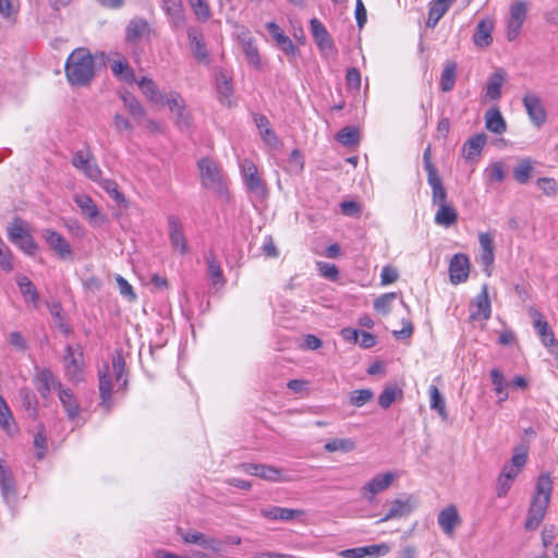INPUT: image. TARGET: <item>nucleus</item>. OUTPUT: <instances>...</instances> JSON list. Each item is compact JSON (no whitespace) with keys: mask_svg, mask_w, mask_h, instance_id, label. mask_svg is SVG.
Returning <instances> with one entry per match:
<instances>
[{"mask_svg":"<svg viewBox=\"0 0 558 558\" xmlns=\"http://www.w3.org/2000/svg\"><path fill=\"white\" fill-rule=\"evenodd\" d=\"M64 69L72 86H86L95 75L94 58L86 48H76L68 57Z\"/></svg>","mask_w":558,"mask_h":558,"instance_id":"obj_1","label":"nucleus"},{"mask_svg":"<svg viewBox=\"0 0 558 558\" xmlns=\"http://www.w3.org/2000/svg\"><path fill=\"white\" fill-rule=\"evenodd\" d=\"M553 492L551 478L548 474H542L536 482L535 494L529 508L524 527L529 531L536 530L545 518Z\"/></svg>","mask_w":558,"mask_h":558,"instance_id":"obj_2","label":"nucleus"},{"mask_svg":"<svg viewBox=\"0 0 558 558\" xmlns=\"http://www.w3.org/2000/svg\"><path fill=\"white\" fill-rule=\"evenodd\" d=\"M241 175L243 183L254 197L265 199L268 195V190L265 181L260 178L256 165L250 159H243L240 163Z\"/></svg>","mask_w":558,"mask_h":558,"instance_id":"obj_3","label":"nucleus"},{"mask_svg":"<svg viewBox=\"0 0 558 558\" xmlns=\"http://www.w3.org/2000/svg\"><path fill=\"white\" fill-rule=\"evenodd\" d=\"M197 166L203 186L220 192L222 190V177L219 166L209 158H202Z\"/></svg>","mask_w":558,"mask_h":558,"instance_id":"obj_4","label":"nucleus"},{"mask_svg":"<svg viewBox=\"0 0 558 558\" xmlns=\"http://www.w3.org/2000/svg\"><path fill=\"white\" fill-rule=\"evenodd\" d=\"M71 163L89 180L98 182L101 179V170L88 149L74 153Z\"/></svg>","mask_w":558,"mask_h":558,"instance_id":"obj_5","label":"nucleus"},{"mask_svg":"<svg viewBox=\"0 0 558 558\" xmlns=\"http://www.w3.org/2000/svg\"><path fill=\"white\" fill-rule=\"evenodd\" d=\"M522 102L531 123L537 129L542 128L547 121V111L542 99L537 95L529 93L523 96Z\"/></svg>","mask_w":558,"mask_h":558,"instance_id":"obj_6","label":"nucleus"},{"mask_svg":"<svg viewBox=\"0 0 558 558\" xmlns=\"http://www.w3.org/2000/svg\"><path fill=\"white\" fill-rule=\"evenodd\" d=\"M527 5L524 1H514L510 7V17L508 21L507 38L514 40L521 32L523 23L526 19Z\"/></svg>","mask_w":558,"mask_h":558,"instance_id":"obj_7","label":"nucleus"},{"mask_svg":"<svg viewBox=\"0 0 558 558\" xmlns=\"http://www.w3.org/2000/svg\"><path fill=\"white\" fill-rule=\"evenodd\" d=\"M160 5L173 29H181L185 26L186 17L182 0H161Z\"/></svg>","mask_w":558,"mask_h":558,"instance_id":"obj_8","label":"nucleus"},{"mask_svg":"<svg viewBox=\"0 0 558 558\" xmlns=\"http://www.w3.org/2000/svg\"><path fill=\"white\" fill-rule=\"evenodd\" d=\"M65 372L73 381H80L83 378V353L81 348L66 345L64 355Z\"/></svg>","mask_w":558,"mask_h":558,"instance_id":"obj_9","label":"nucleus"},{"mask_svg":"<svg viewBox=\"0 0 558 558\" xmlns=\"http://www.w3.org/2000/svg\"><path fill=\"white\" fill-rule=\"evenodd\" d=\"M478 242L481 247L478 263L483 266V271L489 277L495 260L494 235L489 232H482L478 234Z\"/></svg>","mask_w":558,"mask_h":558,"instance_id":"obj_10","label":"nucleus"},{"mask_svg":"<svg viewBox=\"0 0 558 558\" xmlns=\"http://www.w3.org/2000/svg\"><path fill=\"white\" fill-rule=\"evenodd\" d=\"M74 203L81 210V214L88 220L89 223L99 226L105 222V216H102L93 201L87 194H75L73 196Z\"/></svg>","mask_w":558,"mask_h":558,"instance_id":"obj_11","label":"nucleus"},{"mask_svg":"<svg viewBox=\"0 0 558 558\" xmlns=\"http://www.w3.org/2000/svg\"><path fill=\"white\" fill-rule=\"evenodd\" d=\"M34 386L43 398H48L53 389L60 390L62 385L49 368H37L34 376Z\"/></svg>","mask_w":558,"mask_h":558,"instance_id":"obj_12","label":"nucleus"},{"mask_svg":"<svg viewBox=\"0 0 558 558\" xmlns=\"http://www.w3.org/2000/svg\"><path fill=\"white\" fill-rule=\"evenodd\" d=\"M47 245L58 255L61 259H68L72 256V248L70 243L59 232L52 229H45L41 233Z\"/></svg>","mask_w":558,"mask_h":558,"instance_id":"obj_13","label":"nucleus"},{"mask_svg":"<svg viewBox=\"0 0 558 558\" xmlns=\"http://www.w3.org/2000/svg\"><path fill=\"white\" fill-rule=\"evenodd\" d=\"M390 546L386 543L374 544L364 547L344 549L339 553L342 558H375L387 555Z\"/></svg>","mask_w":558,"mask_h":558,"instance_id":"obj_14","label":"nucleus"},{"mask_svg":"<svg viewBox=\"0 0 558 558\" xmlns=\"http://www.w3.org/2000/svg\"><path fill=\"white\" fill-rule=\"evenodd\" d=\"M470 260L466 255L454 254L449 264V277L452 284H459L469 278Z\"/></svg>","mask_w":558,"mask_h":558,"instance_id":"obj_15","label":"nucleus"},{"mask_svg":"<svg viewBox=\"0 0 558 558\" xmlns=\"http://www.w3.org/2000/svg\"><path fill=\"white\" fill-rule=\"evenodd\" d=\"M0 490L7 504H13L16 499V487L13 474L7 462L0 458Z\"/></svg>","mask_w":558,"mask_h":558,"instance_id":"obj_16","label":"nucleus"},{"mask_svg":"<svg viewBox=\"0 0 558 558\" xmlns=\"http://www.w3.org/2000/svg\"><path fill=\"white\" fill-rule=\"evenodd\" d=\"M393 480L395 474L391 472L376 475L362 487L363 497L367 501H373L374 496L386 490Z\"/></svg>","mask_w":558,"mask_h":558,"instance_id":"obj_17","label":"nucleus"},{"mask_svg":"<svg viewBox=\"0 0 558 558\" xmlns=\"http://www.w3.org/2000/svg\"><path fill=\"white\" fill-rule=\"evenodd\" d=\"M169 239L173 250L179 251L181 254L189 252L187 241L183 232V227L177 216L168 217Z\"/></svg>","mask_w":558,"mask_h":558,"instance_id":"obj_18","label":"nucleus"},{"mask_svg":"<svg viewBox=\"0 0 558 558\" xmlns=\"http://www.w3.org/2000/svg\"><path fill=\"white\" fill-rule=\"evenodd\" d=\"M472 306L470 318L472 320L484 319L487 320L492 314V303L488 296V286L485 283L481 292L475 296Z\"/></svg>","mask_w":558,"mask_h":558,"instance_id":"obj_19","label":"nucleus"},{"mask_svg":"<svg viewBox=\"0 0 558 558\" xmlns=\"http://www.w3.org/2000/svg\"><path fill=\"white\" fill-rule=\"evenodd\" d=\"M437 522L441 531L447 535L451 536L454 533L456 527L461 524V518L458 513V509L453 505H449L444 508L437 517Z\"/></svg>","mask_w":558,"mask_h":558,"instance_id":"obj_20","label":"nucleus"},{"mask_svg":"<svg viewBox=\"0 0 558 558\" xmlns=\"http://www.w3.org/2000/svg\"><path fill=\"white\" fill-rule=\"evenodd\" d=\"M416 507V500L413 496H408L404 500L396 499L390 502L388 512L381 518L378 523L386 522L396 518H403L409 515Z\"/></svg>","mask_w":558,"mask_h":558,"instance_id":"obj_21","label":"nucleus"},{"mask_svg":"<svg viewBox=\"0 0 558 558\" xmlns=\"http://www.w3.org/2000/svg\"><path fill=\"white\" fill-rule=\"evenodd\" d=\"M259 512L263 518L271 521H292L305 515V510L303 509H290L277 506L262 508Z\"/></svg>","mask_w":558,"mask_h":558,"instance_id":"obj_22","label":"nucleus"},{"mask_svg":"<svg viewBox=\"0 0 558 558\" xmlns=\"http://www.w3.org/2000/svg\"><path fill=\"white\" fill-rule=\"evenodd\" d=\"M112 383L109 365H104L99 371L100 405L109 412L112 407Z\"/></svg>","mask_w":558,"mask_h":558,"instance_id":"obj_23","label":"nucleus"},{"mask_svg":"<svg viewBox=\"0 0 558 558\" xmlns=\"http://www.w3.org/2000/svg\"><path fill=\"white\" fill-rule=\"evenodd\" d=\"M494 20L490 17L482 19L476 25L473 35V43L477 48L484 49L492 45L494 31Z\"/></svg>","mask_w":558,"mask_h":558,"instance_id":"obj_24","label":"nucleus"},{"mask_svg":"<svg viewBox=\"0 0 558 558\" xmlns=\"http://www.w3.org/2000/svg\"><path fill=\"white\" fill-rule=\"evenodd\" d=\"M266 28L272 38L276 40L280 49L288 56H295L298 49L293 41L281 31L279 25L275 22H268Z\"/></svg>","mask_w":558,"mask_h":558,"instance_id":"obj_25","label":"nucleus"},{"mask_svg":"<svg viewBox=\"0 0 558 558\" xmlns=\"http://www.w3.org/2000/svg\"><path fill=\"white\" fill-rule=\"evenodd\" d=\"M150 33L149 23L142 17L132 19L125 29L128 43H135Z\"/></svg>","mask_w":558,"mask_h":558,"instance_id":"obj_26","label":"nucleus"},{"mask_svg":"<svg viewBox=\"0 0 558 558\" xmlns=\"http://www.w3.org/2000/svg\"><path fill=\"white\" fill-rule=\"evenodd\" d=\"M312 36L320 50H330L332 39L324 24L316 17L310 21Z\"/></svg>","mask_w":558,"mask_h":558,"instance_id":"obj_27","label":"nucleus"},{"mask_svg":"<svg viewBox=\"0 0 558 558\" xmlns=\"http://www.w3.org/2000/svg\"><path fill=\"white\" fill-rule=\"evenodd\" d=\"M239 38L241 40L242 49L247 59V62L250 63V65L258 68L260 64L259 54L257 47L253 44L250 32L243 27L241 33L239 34Z\"/></svg>","mask_w":558,"mask_h":558,"instance_id":"obj_28","label":"nucleus"},{"mask_svg":"<svg viewBox=\"0 0 558 558\" xmlns=\"http://www.w3.org/2000/svg\"><path fill=\"white\" fill-rule=\"evenodd\" d=\"M487 136L484 133H478L471 136L463 145V157L466 160H473L478 157L486 144Z\"/></svg>","mask_w":558,"mask_h":558,"instance_id":"obj_29","label":"nucleus"},{"mask_svg":"<svg viewBox=\"0 0 558 558\" xmlns=\"http://www.w3.org/2000/svg\"><path fill=\"white\" fill-rule=\"evenodd\" d=\"M143 95L155 105L163 104V94L159 90L157 84L149 77H142L140 81H136Z\"/></svg>","mask_w":558,"mask_h":558,"instance_id":"obj_30","label":"nucleus"},{"mask_svg":"<svg viewBox=\"0 0 558 558\" xmlns=\"http://www.w3.org/2000/svg\"><path fill=\"white\" fill-rule=\"evenodd\" d=\"M187 38L191 43L194 57L198 61H205L208 57V52L203 39L202 32L198 28L190 27L187 29Z\"/></svg>","mask_w":558,"mask_h":558,"instance_id":"obj_31","label":"nucleus"},{"mask_svg":"<svg viewBox=\"0 0 558 558\" xmlns=\"http://www.w3.org/2000/svg\"><path fill=\"white\" fill-rule=\"evenodd\" d=\"M485 126L495 134H504L507 130V123L497 107L490 108L485 113Z\"/></svg>","mask_w":558,"mask_h":558,"instance_id":"obj_32","label":"nucleus"},{"mask_svg":"<svg viewBox=\"0 0 558 558\" xmlns=\"http://www.w3.org/2000/svg\"><path fill=\"white\" fill-rule=\"evenodd\" d=\"M15 282L26 303L36 305L39 301V294L33 282L25 275H17Z\"/></svg>","mask_w":558,"mask_h":558,"instance_id":"obj_33","label":"nucleus"},{"mask_svg":"<svg viewBox=\"0 0 558 558\" xmlns=\"http://www.w3.org/2000/svg\"><path fill=\"white\" fill-rule=\"evenodd\" d=\"M58 392L59 400L65 410L68 417L70 420L77 417L80 413V405L73 392L70 389L63 387H60Z\"/></svg>","mask_w":558,"mask_h":558,"instance_id":"obj_34","label":"nucleus"},{"mask_svg":"<svg viewBox=\"0 0 558 558\" xmlns=\"http://www.w3.org/2000/svg\"><path fill=\"white\" fill-rule=\"evenodd\" d=\"M506 81V72L502 69L496 70L488 78L486 85V96L493 100L501 97V87Z\"/></svg>","mask_w":558,"mask_h":558,"instance_id":"obj_35","label":"nucleus"},{"mask_svg":"<svg viewBox=\"0 0 558 558\" xmlns=\"http://www.w3.org/2000/svg\"><path fill=\"white\" fill-rule=\"evenodd\" d=\"M434 221L436 225L448 228L457 223L458 213L450 204L437 206Z\"/></svg>","mask_w":558,"mask_h":558,"instance_id":"obj_36","label":"nucleus"},{"mask_svg":"<svg viewBox=\"0 0 558 558\" xmlns=\"http://www.w3.org/2000/svg\"><path fill=\"white\" fill-rule=\"evenodd\" d=\"M427 182L432 187V203L434 206H440L447 203V191L442 184L439 174L428 175Z\"/></svg>","mask_w":558,"mask_h":558,"instance_id":"obj_37","label":"nucleus"},{"mask_svg":"<svg viewBox=\"0 0 558 558\" xmlns=\"http://www.w3.org/2000/svg\"><path fill=\"white\" fill-rule=\"evenodd\" d=\"M452 3L447 0H433L428 8L427 26L435 27L439 20L446 14Z\"/></svg>","mask_w":558,"mask_h":558,"instance_id":"obj_38","label":"nucleus"},{"mask_svg":"<svg viewBox=\"0 0 558 558\" xmlns=\"http://www.w3.org/2000/svg\"><path fill=\"white\" fill-rule=\"evenodd\" d=\"M254 121L256 123L257 129L259 130V133L265 141V143L269 146H277L278 144V137L275 134V132L270 128L269 120L267 117L263 114H255Z\"/></svg>","mask_w":558,"mask_h":558,"instance_id":"obj_39","label":"nucleus"},{"mask_svg":"<svg viewBox=\"0 0 558 558\" xmlns=\"http://www.w3.org/2000/svg\"><path fill=\"white\" fill-rule=\"evenodd\" d=\"M121 99L133 119L138 120L146 116V110L133 94L124 92L121 94Z\"/></svg>","mask_w":558,"mask_h":558,"instance_id":"obj_40","label":"nucleus"},{"mask_svg":"<svg viewBox=\"0 0 558 558\" xmlns=\"http://www.w3.org/2000/svg\"><path fill=\"white\" fill-rule=\"evenodd\" d=\"M207 263V272L213 286H223L226 283V279L223 277L220 263L217 260L216 256L210 253L206 256Z\"/></svg>","mask_w":558,"mask_h":558,"instance_id":"obj_41","label":"nucleus"},{"mask_svg":"<svg viewBox=\"0 0 558 558\" xmlns=\"http://www.w3.org/2000/svg\"><path fill=\"white\" fill-rule=\"evenodd\" d=\"M492 383L494 385V390L498 396V402L501 403L508 398V381L506 380L502 372L499 368H493L490 371Z\"/></svg>","mask_w":558,"mask_h":558,"instance_id":"obj_42","label":"nucleus"},{"mask_svg":"<svg viewBox=\"0 0 558 558\" xmlns=\"http://www.w3.org/2000/svg\"><path fill=\"white\" fill-rule=\"evenodd\" d=\"M534 172L533 161L529 158L522 159L513 168V179L520 184H526Z\"/></svg>","mask_w":558,"mask_h":558,"instance_id":"obj_43","label":"nucleus"},{"mask_svg":"<svg viewBox=\"0 0 558 558\" xmlns=\"http://www.w3.org/2000/svg\"><path fill=\"white\" fill-rule=\"evenodd\" d=\"M356 448V442L351 438H333L328 440L324 449L327 452H351Z\"/></svg>","mask_w":558,"mask_h":558,"instance_id":"obj_44","label":"nucleus"},{"mask_svg":"<svg viewBox=\"0 0 558 558\" xmlns=\"http://www.w3.org/2000/svg\"><path fill=\"white\" fill-rule=\"evenodd\" d=\"M112 73L126 83H135L136 77L133 69L124 60H114L111 65Z\"/></svg>","mask_w":558,"mask_h":558,"instance_id":"obj_45","label":"nucleus"},{"mask_svg":"<svg viewBox=\"0 0 558 558\" xmlns=\"http://www.w3.org/2000/svg\"><path fill=\"white\" fill-rule=\"evenodd\" d=\"M429 399H430V409L438 412V414L446 420L447 411H446V401L439 389L435 385H430L429 389Z\"/></svg>","mask_w":558,"mask_h":558,"instance_id":"obj_46","label":"nucleus"},{"mask_svg":"<svg viewBox=\"0 0 558 558\" xmlns=\"http://www.w3.org/2000/svg\"><path fill=\"white\" fill-rule=\"evenodd\" d=\"M457 65L454 62H448L441 73L440 89L445 93L450 92L456 83Z\"/></svg>","mask_w":558,"mask_h":558,"instance_id":"obj_47","label":"nucleus"},{"mask_svg":"<svg viewBox=\"0 0 558 558\" xmlns=\"http://www.w3.org/2000/svg\"><path fill=\"white\" fill-rule=\"evenodd\" d=\"M217 92L222 104L228 106L231 105V96H232V85L230 80L223 74L220 73L217 76Z\"/></svg>","mask_w":558,"mask_h":558,"instance_id":"obj_48","label":"nucleus"},{"mask_svg":"<svg viewBox=\"0 0 558 558\" xmlns=\"http://www.w3.org/2000/svg\"><path fill=\"white\" fill-rule=\"evenodd\" d=\"M336 138L344 146H353L359 143V131L354 126H345L337 133Z\"/></svg>","mask_w":558,"mask_h":558,"instance_id":"obj_49","label":"nucleus"},{"mask_svg":"<svg viewBox=\"0 0 558 558\" xmlns=\"http://www.w3.org/2000/svg\"><path fill=\"white\" fill-rule=\"evenodd\" d=\"M374 398V392L368 389H356L349 393V402L351 405L361 408L372 401Z\"/></svg>","mask_w":558,"mask_h":558,"instance_id":"obj_50","label":"nucleus"},{"mask_svg":"<svg viewBox=\"0 0 558 558\" xmlns=\"http://www.w3.org/2000/svg\"><path fill=\"white\" fill-rule=\"evenodd\" d=\"M396 292L384 293L374 301V308L384 315L389 314L392 302L397 299Z\"/></svg>","mask_w":558,"mask_h":558,"instance_id":"obj_51","label":"nucleus"},{"mask_svg":"<svg viewBox=\"0 0 558 558\" xmlns=\"http://www.w3.org/2000/svg\"><path fill=\"white\" fill-rule=\"evenodd\" d=\"M187 2L197 20L205 22L210 19V8L205 0H187Z\"/></svg>","mask_w":558,"mask_h":558,"instance_id":"obj_52","label":"nucleus"},{"mask_svg":"<svg viewBox=\"0 0 558 558\" xmlns=\"http://www.w3.org/2000/svg\"><path fill=\"white\" fill-rule=\"evenodd\" d=\"M7 231L8 238L13 243L17 242L20 239L24 238V235L28 234V231L25 229L24 222L19 218L14 219V221H12L8 226Z\"/></svg>","mask_w":558,"mask_h":558,"instance_id":"obj_53","label":"nucleus"},{"mask_svg":"<svg viewBox=\"0 0 558 558\" xmlns=\"http://www.w3.org/2000/svg\"><path fill=\"white\" fill-rule=\"evenodd\" d=\"M100 186L118 203H124L125 197L124 195L119 191V186L116 181L106 179V180H99Z\"/></svg>","mask_w":558,"mask_h":558,"instance_id":"obj_54","label":"nucleus"},{"mask_svg":"<svg viewBox=\"0 0 558 558\" xmlns=\"http://www.w3.org/2000/svg\"><path fill=\"white\" fill-rule=\"evenodd\" d=\"M0 425L3 429H5L8 433L11 432L12 426L14 425V421L11 414V411L5 403L2 396H0Z\"/></svg>","mask_w":558,"mask_h":558,"instance_id":"obj_55","label":"nucleus"},{"mask_svg":"<svg viewBox=\"0 0 558 558\" xmlns=\"http://www.w3.org/2000/svg\"><path fill=\"white\" fill-rule=\"evenodd\" d=\"M0 266L5 271H12L14 268L13 265V255L4 243V241L0 238Z\"/></svg>","mask_w":558,"mask_h":558,"instance_id":"obj_56","label":"nucleus"},{"mask_svg":"<svg viewBox=\"0 0 558 558\" xmlns=\"http://www.w3.org/2000/svg\"><path fill=\"white\" fill-rule=\"evenodd\" d=\"M163 97H165V99H163L162 105L168 106V108L172 112H175L185 106V101H184L183 97L178 92L172 90V92L163 95Z\"/></svg>","mask_w":558,"mask_h":558,"instance_id":"obj_57","label":"nucleus"},{"mask_svg":"<svg viewBox=\"0 0 558 558\" xmlns=\"http://www.w3.org/2000/svg\"><path fill=\"white\" fill-rule=\"evenodd\" d=\"M536 184L547 196H555L558 192V184L554 178H539Z\"/></svg>","mask_w":558,"mask_h":558,"instance_id":"obj_58","label":"nucleus"},{"mask_svg":"<svg viewBox=\"0 0 558 558\" xmlns=\"http://www.w3.org/2000/svg\"><path fill=\"white\" fill-rule=\"evenodd\" d=\"M526 459H527V447L524 445H521L513 449V456L509 463L521 470L525 465Z\"/></svg>","mask_w":558,"mask_h":558,"instance_id":"obj_59","label":"nucleus"},{"mask_svg":"<svg viewBox=\"0 0 558 558\" xmlns=\"http://www.w3.org/2000/svg\"><path fill=\"white\" fill-rule=\"evenodd\" d=\"M14 244H16L24 253L31 256L34 255L38 248L35 240L29 233L24 235V238L20 239Z\"/></svg>","mask_w":558,"mask_h":558,"instance_id":"obj_60","label":"nucleus"},{"mask_svg":"<svg viewBox=\"0 0 558 558\" xmlns=\"http://www.w3.org/2000/svg\"><path fill=\"white\" fill-rule=\"evenodd\" d=\"M280 473H281V470L277 469L275 466L260 464L258 477H262L264 480L271 481V482H278V481H280Z\"/></svg>","mask_w":558,"mask_h":558,"instance_id":"obj_61","label":"nucleus"},{"mask_svg":"<svg viewBox=\"0 0 558 558\" xmlns=\"http://www.w3.org/2000/svg\"><path fill=\"white\" fill-rule=\"evenodd\" d=\"M397 389L387 387L378 397V403L383 409H388L396 400Z\"/></svg>","mask_w":558,"mask_h":558,"instance_id":"obj_62","label":"nucleus"},{"mask_svg":"<svg viewBox=\"0 0 558 558\" xmlns=\"http://www.w3.org/2000/svg\"><path fill=\"white\" fill-rule=\"evenodd\" d=\"M207 535L196 531H189L182 534V538L186 544H197L204 548Z\"/></svg>","mask_w":558,"mask_h":558,"instance_id":"obj_63","label":"nucleus"},{"mask_svg":"<svg viewBox=\"0 0 558 558\" xmlns=\"http://www.w3.org/2000/svg\"><path fill=\"white\" fill-rule=\"evenodd\" d=\"M175 124L181 130H186L192 125L191 114L186 111L185 106L175 111Z\"/></svg>","mask_w":558,"mask_h":558,"instance_id":"obj_64","label":"nucleus"}]
</instances>
